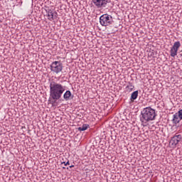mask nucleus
<instances>
[{
  "mask_svg": "<svg viewBox=\"0 0 182 182\" xmlns=\"http://www.w3.org/2000/svg\"><path fill=\"white\" fill-rule=\"evenodd\" d=\"M138 96H139L138 90L133 92L131 95L130 101L134 102L136 100V99H137Z\"/></svg>",
  "mask_w": 182,
  "mask_h": 182,
  "instance_id": "nucleus-11",
  "label": "nucleus"
},
{
  "mask_svg": "<svg viewBox=\"0 0 182 182\" xmlns=\"http://www.w3.org/2000/svg\"><path fill=\"white\" fill-rule=\"evenodd\" d=\"M62 164H64L65 166H69L70 164L69 163V161L67 162H62Z\"/></svg>",
  "mask_w": 182,
  "mask_h": 182,
  "instance_id": "nucleus-14",
  "label": "nucleus"
},
{
  "mask_svg": "<svg viewBox=\"0 0 182 182\" xmlns=\"http://www.w3.org/2000/svg\"><path fill=\"white\" fill-rule=\"evenodd\" d=\"M87 127H89V125L83 124L82 127H78V130L79 132H85V130H87Z\"/></svg>",
  "mask_w": 182,
  "mask_h": 182,
  "instance_id": "nucleus-12",
  "label": "nucleus"
},
{
  "mask_svg": "<svg viewBox=\"0 0 182 182\" xmlns=\"http://www.w3.org/2000/svg\"><path fill=\"white\" fill-rule=\"evenodd\" d=\"M92 2L96 8H106L109 0H92Z\"/></svg>",
  "mask_w": 182,
  "mask_h": 182,
  "instance_id": "nucleus-6",
  "label": "nucleus"
},
{
  "mask_svg": "<svg viewBox=\"0 0 182 182\" xmlns=\"http://www.w3.org/2000/svg\"><path fill=\"white\" fill-rule=\"evenodd\" d=\"M73 98V95H72V92H70V90H67L63 94V99H65L66 101L70 100Z\"/></svg>",
  "mask_w": 182,
  "mask_h": 182,
  "instance_id": "nucleus-9",
  "label": "nucleus"
},
{
  "mask_svg": "<svg viewBox=\"0 0 182 182\" xmlns=\"http://www.w3.org/2000/svg\"><path fill=\"white\" fill-rule=\"evenodd\" d=\"M181 120V119L180 117L177 114V113H176L173 115L172 122H173V124H177L178 123H180Z\"/></svg>",
  "mask_w": 182,
  "mask_h": 182,
  "instance_id": "nucleus-10",
  "label": "nucleus"
},
{
  "mask_svg": "<svg viewBox=\"0 0 182 182\" xmlns=\"http://www.w3.org/2000/svg\"><path fill=\"white\" fill-rule=\"evenodd\" d=\"M50 71L55 75H59L63 70V64L60 61H54L50 65Z\"/></svg>",
  "mask_w": 182,
  "mask_h": 182,
  "instance_id": "nucleus-4",
  "label": "nucleus"
},
{
  "mask_svg": "<svg viewBox=\"0 0 182 182\" xmlns=\"http://www.w3.org/2000/svg\"><path fill=\"white\" fill-rule=\"evenodd\" d=\"M181 140H182L181 134L175 135L171 138L170 141V144L172 146V147H176L178 143L181 141Z\"/></svg>",
  "mask_w": 182,
  "mask_h": 182,
  "instance_id": "nucleus-7",
  "label": "nucleus"
},
{
  "mask_svg": "<svg viewBox=\"0 0 182 182\" xmlns=\"http://www.w3.org/2000/svg\"><path fill=\"white\" fill-rule=\"evenodd\" d=\"M100 23L102 26H109L113 24V17L109 14H102L100 17Z\"/></svg>",
  "mask_w": 182,
  "mask_h": 182,
  "instance_id": "nucleus-3",
  "label": "nucleus"
},
{
  "mask_svg": "<svg viewBox=\"0 0 182 182\" xmlns=\"http://www.w3.org/2000/svg\"><path fill=\"white\" fill-rule=\"evenodd\" d=\"M126 89L127 92H132V90L134 89V86L133 85V84L129 83V85L127 86Z\"/></svg>",
  "mask_w": 182,
  "mask_h": 182,
  "instance_id": "nucleus-13",
  "label": "nucleus"
},
{
  "mask_svg": "<svg viewBox=\"0 0 182 182\" xmlns=\"http://www.w3.org/2000/svg\"><path fill=\"white\" fill-rule=\"evenodd\" d=\"M73 167H75V165L70 166V168H73Z\"/></svg>",
  "mask_w": 182,
  "mask_h": 182,
  "instance_id": "nucleus-15",
  "label": "nucleus"
},
{
  "mask_svg": "<svg viewBox=\"0 0 182 182\" xmlns=\"http://www.w3.org/2000/svg\"><path fill=\"white\" fill-rule=\"evenodd\" d=\"M47 13V16L48 17V21H54L58 18V12L52 11V9L46 10Z\"/></svg>",
  "mask_w": 182,
  "mask_h": 182,
  "instance_id": "nucleus-8",
  "label": "nucleus"
},
{
  "mask_svg": "<svg viewBox=\"0 0 182 182\" xmlns=\"http://www.w3.org/2000/svg\"><path fill=\"white\" fill-rule=\"evenodd\" d=\"M181 46V43H180V41H176L173 43V46L171 48L170 53L171 56L172 58H176L177 56V52H178V48Z\"/></svg>",
  "mask_w": 182,
  "mask_h": 182,
  "instance_id": "nucleus-5",
  "label": "nucleus"
},
{
  "mask_svg": "<svg viewBox=\"0 0 182 182\" xmlns=\"http://www.w3.org/2000/svg\"><path fill=\"white\" fill-rule=\"evenodd\" d=\"M65 90H66L65 85L55 81L50 82V97L53 100H55V102L62 97L63 93H65Z\"/></svg>",
  "mask_w": 182,
  "mask_h": 182,
  "instance_id": "nucleus-1",
  "label": "nucleus"
},
{
  "mask_svg": "<svg viewBox=\"0 0 182 182\" xmlns=\"http://www.w3.org/2000/svg\"><path fill=\"white\" fill-rule=\"evenodd\" d=\"M156 109L151 108V107H147L144 108L140 114V122L141 125L144 127L147 126L150 122L156 120Z\"/></svg>",
  "mask_w": 182,
  "mask_h": 182,
  "instance_id": "nucleus-2",
  "label": "nucleus"
}]
</instances>
